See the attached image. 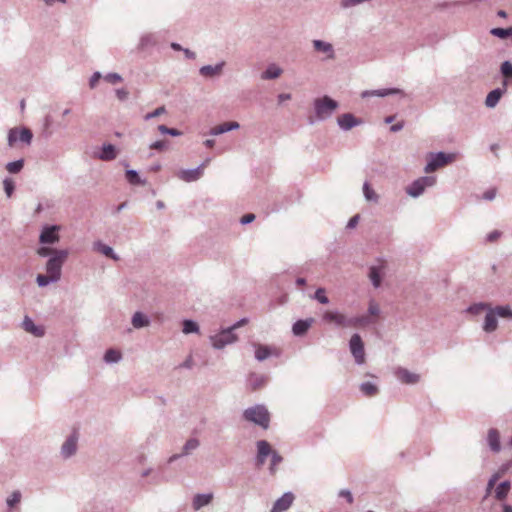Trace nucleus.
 Segmentation results:
<instances>
[{"instance_id": "6e6552de", "label": "nucleus", "mask_w": 512, "mask_h": 512, "mask_svg": "<svg viewBox=\"0 0 512 512\" xmlns=\"http://www.w3.org/2000/svg\"><path fill=\"white\" fill-rule=\"evenodd\" d=\"M32 132L27 128H12L8 134V144L10 147L14 146L17 140H20L26 144H30L32 140Z\"/></svg>"}, {"instance_id": "dca6fc26", "label": "nucleus", "mask_w": 512, "mask_h": 512, "mask_svg": "<svg viewBox=\"0 0 512 512\" xmlns=\"http://www.w3.org/2000/svg\"><path fill=\"white\" fill-rule=\"evenodd\" d=\"M384 268L385 263L383 261H380L378 265L372 266L370 268L369 278L376 288L381 284V274Z\"/></svg>"}, {"instance_id": "f704fd0d", "label": "nucleus", "mask_w": 512, "mask_h": 512, "mask_svg": "<svg viewBox=\"0 0 512 512\" xmlns=\"http://www.w3.org/2000/svg\"><path fill=\"white\" fill-rule=\"evenodd\" d=\"M96 249L103 253L105 256L112 258L114 260H117V256L114 254L113 249L105 244L102 243H96Z\"/></svg>"}, {"instance_id": "a878e982", "label": "nucleus", "mask_w": 512, "mask_h": 512, "mask_svg": "<svg viewBox=\"0 0 512 512\" xmlns=\"http://www.w3.org/2000/svg\"><path fill=\"white\" fill-rule=\"evenodd\" d=\"M350 321L351 328H361L366 327L370 323L374 322L375 319H371L368 315H363L358 317H352Z\"/></svg>"}, {"instance_id": "338daca9", "label": "nucleus", "mask_w": 512, "mask_h": 512, "mask_svg": "<svg viewBox=\"0 0 512 512\" xmlns=\"http://www.w3.org/2000/svg\"><path fill=\"white\" fill-rule=\"evenodd\" d=\"M291 99V95L290 94H286V93H282L278 96V100L280 103L284 102V101H287V100H290Z\"/></svg>"}, {"instance_id": "774afa93", "label": "nucleus", "mask_w": 512, "mask_h": 512, "mask_svg": "<svg viewBox=\"0 0 512 512\" xmlns=\"http://www.w3.org/2000/svg\"><path fill=\"white\" fill-rule=\"evenodd\" d=\"M485 198L488 199V200H492L494 197H495V191L492 190V191H487L485 194H484Z\"/></svg>"}, {"instance_id": "09e8293b", "label": "nucleus", "mask_w": 512, "mask_h": 512, "mask_svg": "<svg viewBox=\"0 0 512 512\" xmlns=\"http://www.w3.org/2000/svg\"><path fill=\"white\" fill-rule=\"evenodd\" d=\"M494 313L500 317H511L512 311L508 307H497Z\"/></svg>"}, {"instance_id": "4c0bfd02", "label": "nucleus", "mask_w": 512, "mask_h": 512, "mask_svg": "<svg viewBox=\"0 0 512 512\" xmlns=\"http://www.w3.org/2000/svg\"><path fill=\"white\" fill-rule=\"evenodd\" d=\"M105 360L106 362H117L121 358V353L114 349H109L105 353Z\"/></svg>"}, {"instance_id": "bb28decb", "label": "nucleus", "mask_w": 512, "mask_h": 512, "mask_svg": "<svg viewBox=\"0 0 512 512\" xmlns=\"http://www.w3.org/2000/svg\"><path fill=\"white\" fill-rule=\"evenodd\" d=\"M511 488V484L509 481H504L500 483L495 489V497L498 500H503L507 497Z\"/></svg>"}, {"instance_id": "f3484780", "label": "nucleus", "mask_w": 512, "mask_h": 512, "mask_svg": "<svg viewBox=\"0 0 512 512\" xmlns=\"http://www.w3.org/2000/svg\"><path fill=\"white\" fill-rule=\"evenodd\" d=\"M58 228L56 226L48 227L43 230L40 235V241L42 243H55L59 240Z\"/></svg>"}, {"instance_id": "aec40b11", "label": "nucleus", "mask_w": 512, "mask_h": 512, "mask_svg": "<svg viewBox=\"0 0 512 512\" xmlns=\"http://www.w3.org/2000/svg\"><path fill=\"white\" fill-rule=\"evenodd\" d=\"M76 448H77V436H76V434H73L63 444L62 454L65 457H69L76 452Z\"/></svg>"}, {"instance_id": "4468645a", "label": "nucleus", "mask_w": 512, "mask_h": 512, "mask_svg": "<svg viewBox=\"0 0 512 512\" xmlns=\"http://www.w3.org/2000/svg\"><path fill=\"white\" fill-rule=\"evenodd\" d=\"M204 167L205 164L196 169L181 170L177 173V176L186 182L196 181L202 176Z\"/></svg>"}, {"instance_id": "a18cd8bd", "label": "nucleus", "mask_w": 512, "mask_h": 512, "mask_svg": "<svg viewBox=\"0 0 512 512\" xmlns=\"http://www.w3.org/2000/svg\"><path fill=\"white\" fill-rule=\"evenodd\" d=\"M21 500V494L19 491H15L11 494V496L7 499V504L10 508L14 507Z\"/></svg>"}, {"instance_id": "de8ad7c7", "label": "nucleus", "mask_w": 512, "mask_h": 512, "mask_svg": "<svg viewBox=\"0 0 512 512\" xmlns=\"http://www.w3.org/2000/svg\"><path fill=\"white\" fill-rule=\"evenodd\" d=\"M36 281L39 286L44 287L49 284V282H53L51 279V275L47 273V275L39 274L36 278Z\"/></svg>"}, {"instance_id": "393cba45", "label": "nucleus", "mask_w": 512, "mask_h": 512, "mask_svg": "<svg viewBox=\"0 0 512 512\" xmlns=\"http://www.w3.org/2000/svg\"><path fill=\"white\" fill-rule=\"evenodd\" d=\"M313 46H314L316 51L327 54L328 58H333L334 57V55H333V48H332L331 44L323 42L321 40H314L313 41Z\"/></svg>"}, {"instance_id": "0eeeda50", "label": "nucleus", "mask_w": 512, "mask_h": 512, "mask_svg": "<svg viewBox=\"0 0 512 512\" xmlns=\"http://www.w3.org/2000/svg\"><path fill=\"white\" fill-rule=\"evenodd\" d=\"M350 350L355 358L356 363L363 364L365 362L364 344L359 334H354L350 339Z\"/></svg>"}, {"instance_id": "49530a36", "label": "nucleus", "mask_w": 512, "mask_h": 512, "mask_svg": "<svg viewBox=\"0 0 512 512\" xmlns=\"http://www.w3.org/2000/svg\"><path fill=\"white\" fill-rule=\"evenodd\" d=\"M363 192L367 200H376L377 195L373 191V189L369 186L368 183H365L363 186Z\"/></svg>"}, {"instance_id": "c03bdc74", "label": "nucleus", "mask_w": 512, "mask_h": 512, "mask_svg": "<svg viewBox=\"0 0 512 512\" xmlns=\"http://www.w3.org/2000/svg\"><path fill=\"white\" fill-rule=\"evenodd\" d=\"M501 73L505 78H512V64L509 61L502 63Z\"/></svg>"}, {"instance_id": "864d4df0", "label": "nucleus", "mask_w": 512, "mask_h": 512, "mask_svg": "<svg viewBox=\"0 0 512 512\" xmlns=\"http://www.w3.org/2000/svg\"><path fill=\"white\" fill-rule=\"evenodd\" d=\"M164 112H165V107L164 106L159 107V108L155 109L153 112L146 114L145 120H149L151 118L157 117V116L163 114Z\"/></svg>"}, {"instance_id": "680f3d73", "label": "nucleus", "mask_w": 512, "mask_h": 512, "mask_svg": "<svg viewBox=\"0 0 512 512\" xmlns=\"http://www.w3.org/2000/svg\"><path fill=\"white\" fill-rule=\"evenodd\" d=\"M116 95H117L118 99L124 100L127 98L128 92L125 89H118V90H116Z\"/></svg>"}, {"instance_id": "58836bf2", "label": "nucleus", "mask_w": 512, "mask_h": 512, "mask_svg": "<svg viewBox=\"0 0 512 512\" xmlns=\"http://www.w3.org/2000/svg\"><path fill=\"white\" fill-rule=\"evenodd\" d=\"M491 34L497 36L499 38H507L510 34H512V28L504 29V28H493L491 30Z\"/></svg>"}, {"instance_id": "423d86ee", "label": "nucleus", "mask_w": 512, "mask_h": 512, "mask_svg": "<svg viewBox=\"0 0 512 512\" xmlns=\"http://www.w3.org/2000/svg\"><path fill=\"white\" fill-rule=\"evenodd\" d=\"M322 318L325 322L334 323L337 327L350 328L351 318H348L343 313L328 310L323 314Z\"/></svg>"}, {"instance_id": "2f4dec72", "label": "nucleus", "mask_w": 512, "mask_h": 512, "mask_svg": "<svg viewBox=\"0 0 512 512\" xmlns=\"http://www.w3.org/2000/svg\"><path fill=\"white\" fill-rule=\"evenodd\" d=\"M360 390L363 392V394L367 397L375 396L378 393V387L370 382H365L361 384Z\"/></svg>"}, {"instance_id": "7c9ffc66", "label": "nucleus", "mask_w": 512, "mask_h": 512, "mask_svg": "<svg viewBox=\"0 0 512 512\" xmlns=\"http://www.w3.org/2000/svg\"><path fill=\"white\" fill-rule=\"evenodd\" d=\"M398 93H402L401 90L399 89H380V90H374V91H371V92H365L363 93V96H379V97H384V96H387V95H390V94H398Z\"/></svg>"}, {"instance_id": "79ce46f5", "label": "nucleus", "mask_w": 512, "mask_h": 512, "mask_svg": "<svg viewBox=\"0 0 512 512\" xmlns=\"http://www.w3.org/2000/svg\"><path fill=\"white\" fill-rule=\"evenodd\" d=\"M368 313H369V317L372 319V318H377L380 314V308H379V305L375 302V301H370L369 303V307H368Z\"/></svg>"}, {"instance_id": "412c9836", "label": "nucleus", "mask_w": 512, "mask_h": 512, "mask_svg": "<svg viewBox=\"0 0 512 512\" xmlns=\"http://www.w3.org/2000/svg\"><path fill=\"white\" fill-rule=\"evenodd\" d=\"M313 322H314V319H312V318L307 319V320H298L293 325V328H292L293 333L297 336L304 335L307 332V330L310 328V326L313 324Z\"/></svg>"}, {"instance_id": "37998d69", "label": "nucleus", "mask_w": 512, "mask_h": 512, "mask_svg": "<svg viewBox=\"0 0 512 512\" xmlns=\"http://www.w3.org/2000/svg\"><path fill=\"white\" fill-rule=\"evenodd\" d=\"M314 298L319 301L321 304H327L329 302L328 297L325 294L324 288H318L315 292Z\"/></svg>"}, {"instance_id": "6ab92c4d", "label": "nucleus", "mask_w": 512, "mask_h": 512, "mask_svg": "<svg viewBox=\"0 0 512 512\" xmlns=\"http://www.w3.org/2000/svg\"><path fill=\"white\" fill-rule=\"evenodd\" d=\"M23 328L26 332L33 334L36 337H41L44 335V329L42 327L36 326L33 320L27 316L24 318Z\"/></svg>"}, {"instance_id": "473e14b6", "label": "nucleus", "mask_w": 512, "mask_h": 512, "mask_svg": "<svg viewBox=\"0 0 512 512\" xmlns=\"http://www.w3.org/2000/svg\"><path fill=\"white\" fill-rule=\"evenodd\" d=\"M281 73H282V70L278 66L271 65L263 73L262 78L275 79V78H278L281 75Z\"/></svg>"}, {"instance_id": "5fc2aeb1", "label": "nucleus", "mask_w": 512, "mask_h": 512, "mask_svg": "<svg viewBox=\"0 0 512 512\" xmlns=\"http://www.w3.org/2000/svg\"><path fill=\"white\" fill-rule=\"evenodd\" d=\"M105 80L112 84H116V83L121 82L122 78L120 75H118L116 73H111V74L106 75Z\"/></svg>"}, {"instance_id": "4d7b16f0", "label": "nucleus", "mask_w": 512, "mask_h": 512, "mask_svg": "<svg viewBox=\"0 0 512 512\" xmlns=\"http://www.w3.org/2000/svg\"><path fill=\"white\" fill-rule=\"evenodd\" d=\"M500 236H501V232L495 230L487 235V241L495 242L500 238Z\"/></svg>"}, {"instance_id": "6e6d98bb", "label": "nucleus", "mask_w": 512, "mask_h": 512, "mask_svg": "<svg viewBox=\"0 0 512 512\" xmlns=\"http://www.w3.org/2000/svg\"><path fill=\"white\" fill-rule=\"evenodd\" d=\"M56 251H57V250H53V249H51V248L41 247V248H39V249H38V251H37V252H38V254H39L40 256H48V255H50V254H52V253H54V254L56 255Z\"/></svg>"}, {"instance_id": "9d476101", "label": "nucleus", "mask_w": 512, "mask_h": 512, "mask_svg": "<svg viewBox=\"0 0 512 512\" xmlns=\"http://www.w3.org/2000/svg\"><path fill=\"white\" fill-rule=\"evenodd\" d=\"M237 340V336L233 333L231 328L224 330L219 335L212 338L213 346L216 348H222L226 344L233 343Z\"/></svg>"}, {"instance_id": "f257e3e1", "label": "nucleus", "mask_w": 512, "mask_h": 512, "mask_svg": "<svg viewBox=\"0 0 512 512\" xmlns=\"http://www.w3.org/2000/svg\"><path fill=\"white\" fill-rule=\"evenodd\" d=\"M268 456H271L270 472L275 474L277 466L282 462L283 458L272 449L271 445L265 441L257 442V465L262 466Z\"/></svg>"}, {"instance_id": "ddd939ff", "label": "nucleus", "mask_w": 512, "mask_h": 512, "mask_svg": "<svg viewBox=\"0 0 512 512\" xmlns=\"http://www.w3.org/2000/svg\"><path fill=\"white\" fill-rule=\"evenodd\" d=\"M294 499L295 497L291 492L285 493L274 503L271 512H284L288 510L293 504Z\"/></svg>"}, {"instance_id": "b1692460", "label": "nucleus", "mask_w": 512, "mask_h": 512, "mask_svg": "<svg viewBox=\"0 0 512 512\" xmlns=\"http://www.w3.org/2000/svg\"><path fill=\"white\" fill-rule=\"evenodd\" d=\"M237 128H239V123L238 122H235V121L225 122V123H222L220 125L215 126L211 130V134L218 135V134H222L224 132H227V131H230V130H233V129H237Z\"/></svg>"}, {"instance_id": "13d9d810", "label": "nucleus", "mask_w": 512, "mask_h": 512, "mask_svg": "<svg viewBox=\"0 0 512 512\" xmlns=\"http://www.w3.org/2000/svg\"><path fill=\"white\" fill-rule=\"evenodd\" d=\"M166 147L165 141H156L150 145L151 149L163 150Z\"/></svg>"}, {"instance_id": "0e129e2a", "label": "nucleus", "mask_w": 512, "mask_h": 512, "mask_svg": "<svg viewBox=\"0 0 512 512\" xmlns=\"http://www.w3.org/2000/svg\"><path fill=\"white\" fill-rule=\"evenodd\" d=\"M248 323V319L246 318H243L241 319L240 321H238L237 323H235L232 327H230L232 330H235L241 326H244Z\"/></svg>"}, {"instance_id": "603ef678", "label": "nucleus", "mask_w": 512, "mask_h": 512, "mask_svg": "<svg viewBox=\"0 0 512 512\" xmlns=\"http://www.w3.org/2000/svg\"><path fill=\"white\" fill-rule=\"evenodd\" d=\"M199 445L198 440L190 439L184 446L185 453H189L191 450L195 449Z\"/></svg>"}, {"instance_id": "2eb2a0df", "label": "nucleus", "mask_w": 512, "mask_h": 512, "mask_svg": "<svg viewBox=\"0 0 512 512\" xmlns=\"http://www.w3.org/2000/svg\"><path fill=\"white\" fill-rule=\"evenodd\" d=\"M506 81L503 83L504 89H495L489 92V94L486 97L485 104L487 107H495L497 103L499 102L500 98L502 97L503 93L506 91Z\"/></svg>"}, {"instance_id": "4be33fe9", "label": "nucleus", "mask_w": 512, "mask_h": 512, "mask_svg": "<svg viewBox=\"0 0 512 512\" xmlns=\"http://www.w3.org/2000/svg\"><path fill=\"white\" fill-rule=\"evenodd\" d=\"M213 500V494H197L193 498L192 506L195 510H199L203 506L208 505Z\"/></svg>"}, {"instance_id": "39448f33", "label": "nucleus", "mask_w": 512, "mask_h": 512, "mask_svg": "<svg viewBox=\"0 0 512 512\" xmlns=\"http://www.w3.org/2000/svg\"><path fill=\"white\" fill-rule=\"evenodd\" d=\"M436 182V178L433 176L421 177L415 180L408 188L407 193L413 197L419 196L426 187L433 186Z\"/></svg>"}, {"instance_id": "8fccbe9b", "label": "nucleus", "mask_w": 512, "mask_h": 512, "mask_svg": "<svg viewBox=\"0 0 512 512\" xmlns=\"http://www.w3.org/2000/svg\"><path fill=\"white\" fill-rule=\"evenodd\" d=\"M4 189L8 197H11L13 191H14V183L11 179L6 178L3 181Z\"/></svg>"}, {"instance_id": "c85d7f7f", "label": "nucleus", "mask_w": 512, "mask_h": 512, "mask_svg": "<svg viewBox=\"0 0 512 512\" xmlns=\"http://www.w3.org/2000/svg\"><path fill=\"white\" fill-rule=\"evenodd\" d=\"M116 156V149L112 144H107L103 146L100 159L108 161L115 159Z\"/></svg>"}, {"instance_id": "20e7f679", "label": "nucleus", "mask_w": 512, "mask_h": 512, "mask_svg": "<svg viewBox=\"0 0 512 512\" xmlns=\"http://www.w3.org/2000/svg\"><path fill=\"white\" fill-rule=\"evenodd\" d=\"M338 103L328 96L317 98L314 101L315 113L318 119H326L337 109Z\"/></svg>"}, {"instance_id": "f03ea898", "label": "nucleus", "mask_w": 512, "mask_h": 512, "mask_svg": "<svg viewBox=\"0 0 512 512\" xmlns=\"http://www.w3.org/2000/svg\"><path fill=\"white\" fill-rule=\"evenodd\" d=\"M243 417L249 422H253L263 429H267L270 423V414L265 406L256 405L244 411Z\"/></svg>"}, {"instance_id": "a211bd4d", "label": "nucleus", "mask_w": 512, "mask_h": 512, "mask_svg": "<svg viewBox=\"0 0 512 512\" xmlns=\"http://www.w3.org/2000/svg\"><path fill=\"white\" fill-rule=\"evenodd\" d=\"M339 126L344 129L348 130L352 127L358 125L360 122L350 113L343 114L338 117L337 119Z\"/></svg>"}, {"instance_id": "f8f14e48", "label": "nucleus", "mask_w": 512, "mask_h": 512, "mask_svg": "<svg viewBox=\"0 0 512 512\" xmlns=\"http://www.w3.org/2000/svg\"><path fill=\"white\" fill-rule=\"evenodd\" d=\"M394 374L396 378L404 384H415L420 380V376L418 374L402 367L395 369Z\"/></svg>"}, {"instance_id": "ea45409f", "label": "nucleus", "mask_w": 512, "mask_h": 512, "mask_svg": "<svg viewBox=\"0 0 512 512\" xmlns=\"http://www.w3.org/2000/svg\"><path fill=\"white\" fill-rule=\"evenodd\" d=\"M198 331V325L192 320H185L183 322V332L189 334Z\"/></svg>"}, {"instance_id": "72a5a7b5", "label": "nucleus", "mask_w": 512, "mask_h": 512, "mask_svg": "<svg viewBox=\"0 0 512 512\" xmlns=\"http://www.w3.org/2000/svg\"><path fill=\"white\" fill-rule=\"evenodd\" d=\"M132 324L135 328L145 327L149 324V321L145 315L140 312L134 314L132 318Z\"/></svg>"}, {"instance_id": "e433bc0d", "label": "nucleus", "mask_w": 512, "mask_h": 512, "mask_svg": "<svg viewBox=\"0 0 512 512\" xmlns=\"http://www.w3.org/2000/svg\"><path fill=\"white\" fill-rule=\"evenodd\" d=\"M265 381L261 376H251L249 379V385L252 391H255L261 388L264 385Z\"/></svg>"}, {"instance_id": "69168bd1", "label": "nucleus", "mask_w": 512, "mask_h": 512, "mask_svg": "<svg viewBox=\"0 0 512 512\" xmlns=\"http://www.w3.org/2000/svg\"><path fill=\"white\" fill-rule=\"evenodd\" d=\"M100 77H101L100 73H95V74L92 76L91 80H90V86H91V87H94V86H95V84H96V82L100 79Z\"/></svg>"}, {"instance_id": "1a4fd4ad", "label": "nucleus", "mask_w": 512, "mask_h": 512, "mask_svg": "<svg viewBox=\"0 0 512 512\" xmlns=\"http://www.w3.org/2000/svg\"><path fill=\"white\" fill-rule=\"evenodd\" d=\"M253 346L255 348V358L258 361H263L270 356H279L281 353V350L274 346H266L258 343H253Z\"/></svg>"}, {"instance_id": "9b49d317", "label": "nucleus", "mask_w": 512, "mask_h": 512, "mask_svg": "<svg viewBox=\"0 0 512 512\" xmlns=\"http://www.w3.org/2000/svg\"><path fill=\"white\" fill-rule=\"evenodd\" d=\"M452 161L451 155H446L444 153H438L435 157L432 158L430 162L425 167L426 173H431L438 168H441Z\"/></svg>"}, {"instance_id": "cd10ccee", "label": "nucleus", "mask_w": 512, "mask_h": 512, "mask_svg": "<svg viewBox=\"0 0 512 512\" xmlns=\"http://www.w3.org/2000/svg\"><path fill=\"white\" fill-rule=\"evenodd\" d=\"M497 328V319L494 311H490L486 314L484 330L486 332H492Z\"/></svg>"}, {"instance_id": "e2e57ef3", "label": "nucleus", "mask_w": 512, "mask_h": 512, "mask_svg": "<svg viewBox=\"0 0 512 512\" xmlns=\"http://www.w3.org/2000/svg\"><path fill=\"white\" fill-rule=\"evenodd\" d=\"M358 221H359V215H355V216H353V217L349 220V222H348V225H347V226H348L349 228H354V227L357 225Z\"/></svg>"}, {"instance_id": "3c124183", "label": "nucleus", "mask_w": 512, "mask_h": 512, "mask_svg": "<svg viewBox=\"0 0 512 512\" xmlns=\"http://www.w3.org/2000/svg\"><path fill=\"white\" fill-rule=\"evenodd\" d=\"M126 178L131 184H138L139 183V176L137 172L133 170H129L126 172Z\"/></svg>"}, {"instance_id": "052dcab7", "label": "nucleus", "mask_w": 512, "mask_h": 512, "mask_svg": "<svg viewBox=\"0 0 512 512\" xmlns=\"http://www.w3.org/2000/svg\"><path fill=\"white\" fill-rule=\"evenodd\" d=\"M340 496L345 497L349 503L353 502V496L350 491L348 490H342L340 492Z\"/></svg>"}, {"instance_id": "bf43d9fd", "label": "nucleus", "mask_w": 512, "mask_h": 512, "mask_svg": "<svg viewBox=\"0 0 512 512\" xmlns=\"http://www.w3.org/2000/svg\"><path fill=\"white\" fill-rule=\"evenodd\" d=\"M254 219H255V215L252 213H248L241 218V223L248 224V223H251Z\"/></svg>"}, {"instance_id": "a19ab883", "label": "nucleus", "mask_w": 512, "mask_h": 512, "mask_svg": "<svg viewBox=\"0 0 512 512\" xmlns=\"http://www.w3.org/2000/svg\"><path fill=\"white\" fill-rule=\"evenodd\" d=\"M502 474L503 472L499 471L492 475L487 485L486 496H488L491 493L493 487L495 486L496 482L501 478Z\"/></svg>"}, {"instance_id": "5701e85b", "label": "nucleus", "mask_w": 512, "mask_h": 512, "mask_svg": "<svg viewBox=\"0 0 512 512\" xmlns=\"http://www.w3.org/2000/svg\"><path fill=\"white\" fill-rule=\"evenodd\" d=\"M487 440L491 450H493L494 452L500 451V436L499 432L496 429H490L488 431Z\"/></svg>"}, {"instance_id": "c9c22d12", "label": "nucleus", "mask_w": 512, "mask_h": 512, "mask_svg": "<svg viewBox=\"0 0 512 512\" xmlns=\"http://www.w3.org/2000/svg\"><path fill=\"white\" fill-rule=\"evenodd\" d=\"M24 166V161L23 160H17V161H14V162H9L7 165H6V169L9 173H18L22 170Z\"/></svg>"}, {"instance_id": "c756f323", "label": "nucleus", "mask_w": 512, "mask_h": 512, "mask_svg": "<svg viewBox=\"0 0 512 512\" xmlns=\"http://www.w3.org/2000/svg\"><path fill=\"white\" fill-rule=\"evenodd\" d=\"M222 66H223V64H218L216 66H210V65L203 66L200 69V73H201V75H203L205 77H211V76L219 74L221 72Z\"/></svg>"}, {"instance_id": "7ed1b4c3", "label": "nucleus", "mask_w": 512, "mask_h": 512, "mask_svg": "<svg viewBox=\"0 0 512 512\" xmlns=\"http://www.w3.org/2000/svg\"><path fill=\"white\" fill-rule=\"evenodd\" d=\"M68 256V252L66 250L56 251V255L51 257L46 265V270L49 275H51L52 281H58L61 276V268Z\"/></svg>"}]
</instances>
